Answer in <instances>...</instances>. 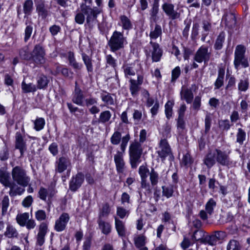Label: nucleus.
<instances>
[{
	"label": "nucleus",
	"mask_w": 250,
	"mask_h": 250,
	"mask_svg": "<svg viewBox=\"0 0 250 250\" xmlns=\"http://www.w3.org/2000/svg\"><path fill=\"white\" fill-rule=\"evenodd\" d=\"M127 38L124 35L123 31H114L108 41L110 50L115 52L124 48L127 44Z\"/></svg>",
	"instance_id": "f257e3e1"
},
{
	"label": "nucleus",
	"mask_w": 250,
	"mask_h": 250,
	"mask_svg": "<svg viewBox=\"0 0 250 250\" xmlns=\"http://www.w3.org/2000/svg\"><path fill=\"white\" fill-rule=\"evenodd\" d=\"M143 153V148L141 143L134 141L130 143L129 147V161L132 168H136L141 162V157Z\"/></svg>",
	"instance_id": "f03ea898"
},
{
	"label": "nucleus",
	"mask_w": 250,
	"mask_h": 250,
	"mask_svg": "<svg viewBox=\"0 0 250 250\" xmlns=\"http://www.w3.org/2000/svg\"><path fill=\"white\" fill-rule=\"evenodd\" d=\"M9 173L6 171H0V182L5 187L10 188L9 194L11 196H15L17 195H21L24 189L18 186L15 183L11 182L10 180Z\"/></svg>",
	"instance_id": "7ed1b4c3"
},
{
	"label": "nucleus",
	"mask_w": 250,
	"mask_h": 250,
	"mask_svg": "<svg viewBox=\"0 0 250 250\" xmlns=\"http://www.w3.org/2000/svg\"><path fill=\"white\" fill-rule=\"evenodd\" d=\"M81 12L86 16V22L89 26H93L97 22V16L101 12V10L95 7L92 8L86 3H82L80 5Z\"/></svg>",
	"instance_id": "20e7f679"
},
{
	"label": "nucleus",
	"mask_w": 250,
	"mask_h": 250,
	"mask_svg": "<svg viewBox=\"0 0 250 250\" xmlns=\"http://www.w3.org/2000/svg\"><path fill=\"white\" fill-rule=\"evenodd\" d=\"M11 174L14 182L23 187L27 186L30 178L27 175L24 169L19 166H16L12 169Z\"/></svg>",
	"instance_id": "39448f33"
},
{
	"label": "nucleus",
	"mask_w": 250,
	"mask_h": 250,
	"mask_svg": "<svg viewBox=\"0 0 250 250\" xmlns=\"http://www.w3.org/2000/svg\"><path fill=\"white\" fill-rule=\"evenodd\" d=\"M246 48L242 45H238L236 47L234 52V65L235 68L237 69L240 65L243 67H247L249 64L245 53Z\"/></svg>",
	"instance_id": "423d86ee"
},
{
	"label": "nucleus",
	"mask_w": 250,
	"mask_h": 250,
	"mask_svg": "<svg viewBox=\"0 0 250 250\" xmlns=\"http://www.w3.org/2000/svg\"><path fill=\"white\" fill-rule=\"evenodd\" d=\"M45 55V50L42 45L36 44L31 52V60L37 65H42L46 61Z\"/></svg>",
	"instance_id": "0eeeda50"
},
{
	"label": "nucleus",
	"mask_w": 250,
	"mask_h": 250,
	"mask_svg": "<svg viewBox=\"0 0 250 250\" xmlns=\"http://www.w3.org/2000/svg\"><path fill=\"white\" fill-rule=\"evenodd\" d=\"M130 139L129 134L127 133L122 138L121 133L118 131H115L110 138V142L112 145H117L121 141L120 148L123 152H125L127 144Z\"/></svg>",
	"instance_id": "6e6552de"
},
{
	"label": "nucleus",
	"mask_w": 250,
	"mask_h": 250,
	"mask_svg": "<svg viewBox=\"0 0 250 250\" xmlns=\"http://www.w3.org/2000/svg\"><path fill=\"white\" fill-rule=\"evenodd\" d=\"M211 53L208 51L207 46L202 45L196 51L194 55V60L198 63L208 62L210 58Z\"/></svg>",
	"instance_id": "1a4fd4ad"
},
{
	"label": "nucleus",
	"mask_w": 250,
	"mask_h": 250,
	"mask_svg": "<svg viewBox=\"0 0 250 250\" xmlns=\"http://www.w3.org/2000/svg\"><path fill=\"white\" fill-rule=\"evenodd\" d=\"M149 172V169L146 166L142 165L139 167V173L141 179V187L149 194L151 193V188L150 183L147 182L146 179Z\"/></svg>",
	"instance_id": "9d476101"
},
{
	"label": "nucleus",
	"mask_w": 250,
	"mask_h": 250,
	"mask_svg": "<svg viewBox=\"0 0 250 250\" xmlns=\"http://www.w3.org/2000/svg\"><path fill=\"white\" fill-rule=\"evenodd\" d=\"M24 130L22 128L21 132L17 131L15 136V147L16 149L20 150L21 156L23 155L27 149L26 142L24 139Z\"/></svg>",
	"instance_id": "9b49d317"
},
{
	"label": "nucleus",
	"mask_w": 250,
	"mask_h": 250,
	"mask_svg": "<svg viewBox=\"0 0 250 250\" xmlns=\"http://www.w3.org/2000/svg\"><path fill=\"white\" fill-rule=\"evenodd\" d=\"M148 47L149 52L151 54L152 62H159L163 55V50L160 47L159 44L151 41Z\"/></svg>",
	"instance_id": "f8f14e48"
},
{
	"label": "nucleus",
	"mask_w": 250,
	"mask_h": 250,
	"mask_svg": "<svg viewBox=\"0 0 250 250\" xmlns=\"http://www.w3.org/2000/svg\"><path fill=\"white\" fill-rule=\"evenodd\" d=\"M70 220V216L67 213H62L57 219L55 223L54 229L57 232H61L65 229L67 223Z\"/></svg>",
	"instance_id": "ddd939ff"
},
{
	"label": "nucleus",
	"mask_w": 250,
	"mask_h": 250,
	"mask_svg": "<svg viewBox=\"0 0 250 250\" xmlns=\"http://www.w3.org/2000/svg\"><path fill=\"white\" fill-rule=\"evenodd\" d=\"M71 167L70 160L65 157L59 158L55 162V171L56 172L62 173L64 170H70Z\"/></svg>",
	"instance_id": "4468645a"
},
{
	"label": "nucleus",
	"mask_w": 250,
	"mask_h": 250,
	"mask_svg": "<svg viewBox=\"0 0 250 250\" xmlns=\"http://www.w3.org/2000/svg\"><path fill=\"white\" fill-rule=\"evenodd\" d=\"M144 77L141 74L137 75V80L131 79L129 80V89L133 96H136L140 89V85L143 83Z\"/></svg>",
	"instance_id": "2eb2a0df"
},
{
	"label": "nucleus",
	"mask_w": 250,
	"mask_h": 250,
	"mask_svg": "<svg viewBox=\"0 0 250 250\" xmlns=\"http://www.w3.org/2000/svg\"><path fill=\"white\" fill-rule=\"evenodd\" d=\"M125 78H129L130 76H133L136 73L139 71L141 66L138 62H134L131 64H124L123 66Z\"/></svg>",
	"instance_id": "dca6fc26"
},
{
	"label": "nucleus",
	"mask_w": 250,
	"mask_h": 250,
	"mask_svg": "<svg viewBox=\"0 0 250 250\" xmlns=\"http://www.w3.org/2000/svg\"><path fill=\"white\" fill-rule=\"evenodd\" d=\"M162 9L166 14L172 20L179 19L181 17V14L174 10L173 4L169 3H165L163 4Z\"/></svg>",
	"instance_id": "f3484780"
},
{
	"label": "nucleus",
	"mask_w": 250,
	"mask_h": 250,
	"mask_svg": "<svg viewBox=\"0 0 250 250\" xmlns=\"http://www.w3.org/2000/svg\"><path fill=\"white\" fill-rule=\"evenodd\" d=\"M84 96L83 91L78 86L77 83H75V88L73 94L72 101L75 104L80 105H84Z\"/></svg>",
	"instance_id": "a211bd4d"
},
{
	"label": "nucleus",
	"mask_w": 250,
	"mask_h": 250,
	"mask_svg": "<svg viewBox=\"0 0 250 250\" xmlns=\"http://www.w3.org/2000/svg\"><path fill=\"white\" fill-rule=\"evenodd\" d=\"M84 181V175L82 173H77L72 177L69 183V188L72 191H76L82 185Z\"/></svg>",
	"instance_id": "6ab92c4d"
},
{
	"label": "nucleus",
	"mask_w": 250,
	"mask_h": 250,
	"mask_svg": "<svg viewBox=\"0 0 250 250\" xmlns=\"http://www.w3.org/2000/svg\"><path fill=\"white\" fill-rule=\"evenodd\" d=\"M160 150L158 151L160 157L165 159L171 153V148L166 139H162L159 143Z\"/></svg>",
	"instance_id": "aec40b11"
},
{
	"label": "nucleus",
	"mask_w": 250,
	"mask_h": 250,
	"mask_svg": "<svg viewBox=\"0 0 250 250\" xmlns=\"http://www.w3.org/2000/svg\"><path fill=\"white\" fill-rule=\"evenodd\" d=\"M216 162L222 166H227L230 164L229 152L227 154L225 151L216 148Z\"/></svg>",
	"instance_id": "412c9836"
},
{
	"label": "nucleus",
	"mask_w": 250,
	"mask_h": 250,
	"mask_svg": "<svg viewBox=\"0 0 250 250\" xmlns=\"http://www.w3.org/2000/svg\"><path fill=\"white\" fill-rule=\"evenodd\" d=\"M123 151H117L114 156L116 169L118 173H123L125 169V162L123 159Z\"/></svg>",
	"instance_id": "4be33fe9"
},
{
	"label": "nucleus",
	"mask_w": 250,
	"mask_h": 250,
	"mask_svg": "<svg viewBox=\"0 0 250 250\" xmlns=\"http://www.w3.org/2000/svg\"><path fill=\"white\" fill-rule=\"evenodd\" d=\"M216 148L213 150H210L204 159V163L208 168H210L216 163Z\"/></svg>",
	"instance_id": "5701e85b"
},
{
	"label": "nucleus",
	"mask_w": 250,
	"mask_h": 250,
	"mask_svg": "<svg viewBox=\"0 0 250 250\" xmlns=\"http://www.w3.org/2000/svg\"><path fill=\"white\" fill-rule=\"evenodd\" d=\"M47 225L45 223H42L39 229V232L37 236V244L40 246L44 243V237L47 232Z\"/></svg>",
	"instance_id": "b1692460"
},
{
	"label": "nucleus",
	"mask_w": 250,
	"mask_h": 250,
	"mask_svg": "<svg viewBox=\"0 0 250 250\" xmlns=\"http://www.w3.org/2000/svg\"><path fill=\"white\" fill-rule=\"evenodd\" d=\"M118 25L122 27L123 31L124 30L128 31L133 28V24L130 19L124 15L119 17Z\"/></svg>",
	"instance_id": "393cba45"
},
{
	"label": "nucleus",
	"mask_w": 250,
	"mask_h": 250,
	"mask_svg": "<svg viewBox=\"0 0 250 250\" xmlns=\"http://www.w3.org/2000/svg\"><path fill=\"white\" fill-rule=\"evenodd\" d=\"M180 96L181 99L185 100L188 104H190L192 102L194 97L192 90L184 86L182 87Z\"/></svg>",
	"instance_id": "a878e982"
},
{
	"label": "nucleus",
	"mask_w": 250,
	"mask_h": 250,
	"mask_svg": "<svg viewBox=\"0 0 250 250\" xmlns=\"http://www.w3.org/2000/svg\"><path fill=\"white\" fill-rule=\"evenodd\" d=\"M36 12L39 17H41L42 19H45L48 16L49 11L45 7L44 1H40L38 2L36 5Z\"/></svg>",
	"instance_id": "bb28decb"
},
{
	"label": "nucleus",
	"mask_w": 250,
	"mask_h": 250,
	"mask_svg": "<svg viewBox=\"0 0 250 250\" xmlns=\"http://www.w3.org/2000/svg\"><path fill=\"white\" fill-rule=\"evenodd\" d=\"M222 21H225L227 26L232 28L236 24V18L232 13L226 12L222 18Z\"/></svg>",
	"instance_id": "cd10ccee"
},
{
	"label": "nucleus",
	"mask_w": 250,
	"mask_h": 250,
	"mask_svg": "<svg viewBox=\"0 0 250 250\" xmlns=\"http://www.w3.org/2000/svg\"><path fill=\"white\" fill-rule=\"evenodd\" d=\"M4 235L8 238H15L18 237L19 233L17 229L13 225L9 223H6Z\"/></svg>",
	"instance_id": "c85d7f7f"
},
{
	"label": "nucleus",
	"mask_w": 250,
	"mask_h": 250,
	"mask_svg": "<svg viewBox=\"0 0 250 250\" xmlns=\"http://www.w3.org/2000/svg\"><path fill=\"white\" fill-rule=\"evenodd\" d=\"M225 72L224 67H220L218 71L217 78L214 83V89H218L224 85V79Z\"/></svg>",
	"instance_id": "c756f323"
},
{
	"label": "nucleus",
	"mask_w": 250,
	"mask_h": 250,
	"mask_svg": "<svg viewBox=\"0 0 250 250\" xmlns=\"http://www.w3.org/2000/svg\"><path fill=\"white\" fill-rule=\"evenodd\" d=\"M115 226L119 236L120 237L125 236L126 234V228L125 223L116 217H115Z\"/></svg>",
	"instance_id": "7c9ffc66"
},
{
	"label": "nucleus",
	"mask_w": 250,
	"mask_h": 250,
	"mask_svg": "<svg viewBox=\"0 0 250 250\" xmlns=\"http://www.w3.org/2000/svg\"><path fill=\"white\" fill-rule=\"evenodd\" d=\"M97 223L99 229L103 234L108 235L111 232L112 227L109 222H106L104 220L98 219Z\"/></svg>",
	"instance_id": "2f4dec72"
},
{
	"label": "nucleus",
	"mask_w": 250,
	"mask_h": 250,
	"mask_svg": "<svg viewBox=\"0 0 250 250\" xmlns=\"http://www.w3.org/2000/svg\"><path fill=\"white\" fill-rule=\"evenodd\" d=\"M149 176L150 182V185L152 189V187H155L157 185L161 178L158 173L155 171L153 168H152L150 171L149 172Z\"/></svg>",
	"instance_id": "473e14b6"
},
{
	"label": "nucleus",
	"mask_w": 250,
	"mask_h": 250,
	"mask_svg": "<svg viewBox=\"0 0 250 250\" xmlns=\"http://www.w3.org/2000/svg\"><path fill=\"white\" fill-rule=\"evenodd\" d=\"M100 97L102 101L106 105H112L114 104V100L112 95L106 91L103 90L101 93Z\"/></svg>",
	"instance_id": "72a5a7b5"
},
{
	"label": "nucleus",
	"mask_w": 250,
	"mask_h": 250,
	"mask_svg": "<svg viewBox=\"0 0 250 250\" xmlns=\"http://www.w3.org/2000/svg\"><path fill=\"white\" fill-rule=\"evenodd\" d=\"M49 80L48 78L42 74L37 78V87L38 89H46L47 87Z\"/></svg>",
	"instance_id": "f704fd0d"
},
{
	"label": "nucleus",
	"mask_w": 250,
	"mask_h": 250,
	"mask_svg": "<svg viewBox=\"0 0 250 250\" xmlns=\"http://www.w3.org/2000/svg\"><path fill=\"white\" fill-rule=\"evenodd\" d=\"M225 33L223 31L220 33L217 36L214 45V48L216 50H220L222 48L223 43L225 41Z\"/></svg>",
	"instance_id": "c9c22d12"
},
{
	"label": "nucleus",
	"mask_w": 250,
	"mask_h": 250,
	"mask_svg": "<svg viewBox=\"0 0 250 250\" xmlns=\"http://www.w3.org/2000/svg\"><path fill=\"white\" fill-rule=\"evenodd\" d=\"M34 9L32 0H25L23 3V12L24 15H31Z\"/></svg>",
	"instance_id": "e433bc0d"
},
{
	"label": "nucleus",
	"mask_w": 250,
	"mask_h": 250,
	"mask_svg": "<svg viewBox=\"0 0 250 250\" xmlns=\"http://www.w3.org/2000/svg\"><path fill=\"white\" fill-rule=\"evenodd\" d=\"M68 60L69 64L72 66L74 69L81 70L83 67V64L77 62L74 57V54L72 52H69L68 53Z\"/></svg>",
	"instance_id": "4c0bfd02"
},
{
	"label": "nucleus",
	"mask_w": 250,
	"mask_h": 250,
	"mask_svg": "<svg viewBox=\"0 0 250 250\" xmlns=\"http://www.w3.org/2000/svg\"><path fill=\"white\" fill-rule=\"evenodd\" d=\"M159 6L158 0H154L152 8L150 10L151 19L154 22H156L158 20L157 14L159 12Z\"/></svg>",
	"instance_id": "58836bf2"
},
{
	"label": "nucleus",
	"mask_w": 250,
	"mask_h": 250,
	"mask_svg": "<svg viewBox=\"0 0 250 250\" xmlns=\"http://www.w3.org/2000/svg\"><path fill=\"white\" fill-rule=\"evenodd\" d=\"M162 34L161 26L156 24L155 25L154 28L151 27V31L149 34V37L151 40H156L158 37H161Z\"/></svg>",
	"instance_id": "ea45409f"
},
{
	"label": "nucleus",
	"mask_w": 250,
	"mask_h": 250,
	"mask_svg": "<svg viewBox=\"0 0 250 250\" xmlns=\"http://www.w3.org/2000/svg\"><path fill=\"white\" fill-rule=\"evenodd\" d=\"M110 212V208L108 204H104L100 209L98 219L103 220L104 218H107Z\"/></svg>",
	"instance_id": "a19ab883"
},
{
	"label": "nucleus",
	"mask_w": 250,
	"mask_h": 250,
	"mask_svg": "<svg viewBox=\"0 0 250 250\" xmlns=\"http://www.w3.org/2000/svg\"><path fill=\"white\" fill-rule=\"evenodd\" d=\"M82 56L83 61L86 67L87 71L89 73H92L93 71V66L92 59L85 53H83Z\"/></svg>",
	"instance_id": "79ce46f5"
},
{
	"label": "nucleus",
	"mask_w": 250,
	"mask_h": 250,
	"mask_svg": "<svg viewBox=\"0 0 250 250\" xmlns=\"http://www.w3.org/2000/svg\"><path fill=\"white\" fill-rule=\"evenodd\" d=\"M111 118V113L108 110H105L101 112L98 122L101 124H105L108 122Z\"/></svg>",
	"instance_id": "37998d69"
},
{
	"label": "nucleus",
	"mask_w": 250,
	"mask_h": 250,
	"mask_svg": "<svg viewBox=\"0 0 250 250\" xmlns=\"http://www.w3.org/2000/svg\"><path fill=\"white\" fill-rule=\"evenodd\" d=\"M21 89L24 93H29L36 91L37 87L33 83H26L24 81H23L21 83Z\"/></svg>",
	"instance_id": "c03bdc74"
},
{
	"label": "nucleus",
	"mask_w": 250,
	"mask_h": 250,
	"mask_svg": "<svg viewBox=\"0 0 250 250\" xmlns=\"http://www.w3.org/2000/svg\"><path fill=\"white\" fill-rule=\"evenodd\" d=\"M205 232L201 229L195 230L192 236V239L194 241H200L201 243L204 242V237H205Z\"/></svg>",
	"instance_id": "a18cd8bd"
},
{
	"label": "nucleus",
	"mask_w": 250,
	"mask_h": 250,
	"mask_svg": "<svg viewBox=\"0 0 250 250\" xmlns=\"http://www.w3.org/2000/svg\"><path fill=\"white\" fill-rule=\"evenodd\" d=\"M216 206V202L213 198H210L206 204V211L209 215H211L213 213L214 208Z\"/></svg>",
	"instance_id": "49530a36"
},
{
	"label": "nucleus",
	"mask_w": 250,
	"mask_h": 250,
	"mask_svg": "<svg viewBox=\"0 0 250 250\" xmlns=\"http://www.w3.org/2000/svg\"><path fill=\"white\" fill-rule=\"evenodd\" d=\"M246 133L245 131L241 128L238 129L236 134V142L239 145H242L246 140Z\"/></svg>",
	"instance_id": "de8ad7c7"
},
{
	"label": "nucleus",
	"mask_w": 250,
	"mask_h": 250,
	"mask_svg": "<svg viewBox=\"0 0 250 250\" xmlns=\"http://www.w3.org/2000/svg\"><path fill=\"white\" fill-rule=\"evenodd\" d=\"M162 195L163 196L166 197L167 198H169L172 196L174 192L173 187L172 186H162Z\"/></svg>",
	"instance_id": "09e8293b"
},
{
	"label": "nucleus",
	"mask_w": 250,
	"mask_h": 250,
	"mask_svg": "<svg viewBox=\"0 0 250 250\" xmlns=\"http://www.w3.org/2000/svg\"><path fill=\"white\" fill-rule=\"evenodd\" d=\"M106 66H111L116 69L117 66V60L110 54L105 56Z\"/></svg>",
	"instance_id": "8fccbe9b"
},
{
	"label": "nucleus",
	"mask_w": 250,
	"mask_h": 250,
	"mask_svg": "<svg viewBox=\"0 0 250 250\" xmlns=\"http://www.w3.org/2000/svg\"><path fill=\"white\" fill-rule=\"evenodd\" d=\"M19 55L22 59L27 61L31 60V53H29V48L27 46L20 50Z\"/></svg>",
	"instance_id": "3c124183"
},
{
	"label": "nucleus",
	"mask_w": 250,
	"mask_h": 250,
	"mask_svg": "<svg viewBox=\"0 0 250 250\" xmlns=\"http://www.w3.org/2000/svg\"><path fill=\"white\" fill-rule=\"evenodd\" d=\"M29 215L28 213H23L18 215L17 216V221L18 224L21 226H24L25 225L26 222L29 219Z\"/></svg>",
	"instance_id": "603ef678"
},
{
	"label": "nucleus",
	"mask_w": 250,
	"mask_h": 250,
	"mask_svg": "<svg viewBox=\"0 0 250 250\" xmlns=\"http://www.w3.org/2000/svg\"><path fill=\"white\" fill-rule=\"evenodd\" d=\"M45 122L43 118H37L34 121V128L37 131L42 130L45 125Z\"/></svg>",
	"instance_id": "864d4df0"
},
{
	"label": "nucleus",
	"mask_w": 250,
	"mask_h": 250,
	"mask_svg": "<svg viewBox=\"0 0 250 250\" xmlns=\"http://www.w3.org/2000/svg\"><path fill=\"white\" fill-rule=\"evenodd\" d=\"M174 105V102L172 101H168L166 104L165 107V114L167 118L169 119L172 115V107Z\"/></svg>",
	"instance_id": "5fc2aeb1"
},
{
	"label": "nucleus",
	"mask_w": 250,
	"mask_h": 250,
	"mask_svg": "<svg viewBox=\"0 0 250 250\" xmlns=\"http://www.w3.org/2000/svg\"><path fill=\"white\" fill-rule=\"evenodd\" d=\"M134 244L137 248H141L146 244V237L140 235L134 238Z\"/></svg>",
	"instance_id": "6e6d98bb"
},
{
	"label": "nucleus",
	"mask_w": 250,
	"mask_h": 250,
	"mask_svg": "<svg viewBox=\"0 0 250 250\" xmlns=\"http://www.w3.org/2000/svg\"><path fill=\"white\" fill-rule=\"evenodd\" d=\"M241 248L239 242L235 240H231L228 243L227 249V250H240Z\"/></svg>",
	"instance_id": "4d7b16f0"
},
{
	"label": "nucleus",
	"mask_w": 250,
	"mask_h": 250,
	"mask_svg": "<svg viewBox=\"0 0 250 250\" xmlns=\"http://www.w3.org/2000/svg\"><path fill=\"white\" fill-rule=\"evenodd\" d=\"M2 211H1V214L2 215H4L7 211V208L9 207V199L8 196H4L2 202Z\"/></svg>",
	"instance_id": "13d9d810"
},
{
	"label": "nucleus",
	"mask_w": 250,
	"mask_h": 250,
	"mask_svg": "<svg viewBox=\"0 0 250 250\" xmlns=\"http://www.w3.org/2000/svg\"><path fill=\"white\" fill-rule=\"evenodd\" d=\"M211 115L210 113H208L205 117V131L206 133H208L210 130L211 125Z\"/></svg>",
	"instance_id": "bf43d9fd"
},
{
	"label": "nucleus",
	"mask_w": 250,
	"mask_h": 250,
	"mask_svg": "<svg viewBox=\"0 0 250 250\" xmlns=\"http://www.w3.org/2000/svg\"><path fill=\"white\" fill-rule=\"evenodd\" d=\"M249 85L247 79L241 80L238 84V90L241 91H246L248 89Z\"/></svg>",
	"instance_id": "052dcab7"
},
{
	"label": "nucleus",
	"mask_w": 250,
	"mask_h": 250,
	"mask_svg": "<svg viewBox=\"0 0 250 250\" xmlns=\"http://www.w3.org/2000/svg\"><path fill=\"white\" fill-rule=\"evenodd\" d=\"M129 214V210H126L123 207H118L117 208V215L121 219L124 218Z\"/></svg>",
	"instance_id": "680f3d73"
},
{
	"label": "nucleus",
	"mask_w": 250,
	"mask_h": 250,
	"mask_svg": "<svg viewBox=\"0 0 250 250\" xmlns=\"http://www.w3.org/2000/svg\"><path fill=\"white\" fill-rule=\"evenodd\" d=\"M84 102V105L88 108L98 104L97 99L93 97H90L88 98L85 99Z\"/></svg>",
	"instance_id": "e2e57ef3"
},
{
	"label": "nucleus",
	"mask_w": 250,
	"mask_h": 250,
	"mask_svg": "<svg viewBox=\"0 0 250 250\" xmlns=\"http://www.w3.org/2000/svg\"><path fill=\"white\" fill-rule=\"evenodd\" d=\"M33 28L32 26H26L24 30V41L25 42H27L31 37V36L33 32Z\"/></svg>",
	"instance_id": "0e129e2a"
},
{
	"label": "nucleus",
	"mask_w": 250,
	"mask_h": 250,
	"mask_svg": "<svg viewBox=\"0 0 250 250\" xmlns=\"http://www.w3.org/2000/svg\"><path fill=\"white\" fill-rule=\"evenodd\" d=\"M84 15L81 11L77 13L75 17V22L79 24H83L85 20Z\"/></svg>",
	"instance_id": "69168bd1"
},
{
	"label": "nucleus",
	"mask_w": 250,
	"mask_h": 250,
	"mask_svg": "<svg viewBox=\"0 0 250 250\" xmlns=\"http://www.w3.org/2000/svg\"><path fill=\"white\" fill-rule=\"evenodd\" d=\"M219 127L225 130H228L230 127V125L228 120H221L219 122Z\"/></svg>",
	"instance_id": "338daca9"
},
{
	"label": "nucleus",
	"mask_w": 250,
	"mask_h": 250,
	"mask_svg": "<svg viewBox=\"0 0 250 250\" xmlns=\"http://www.w3.org/2000/svg\"><path fill=\"white\" fill-rule=\"evenodd\" d=\"M181 74V70L179 66L176 67L172 71L171 81L174 82L179 77Z\"/></svg>",
	"instance_id": "774afa93"
}]
</instances>
